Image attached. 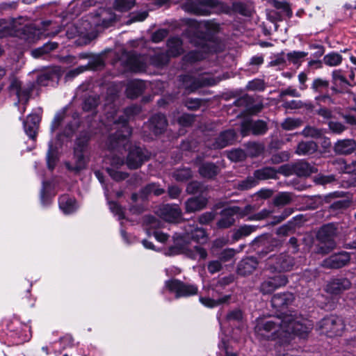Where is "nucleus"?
<instances>
[{"label":"nucleus","mask_w":356,"mask_h":356,"mask_svg":"<svg viewBox=\"0 0 356 356\" xmlns=\"http://www.w3.org/2000/svg\"><path fill=\"white\" fill-rule=\"evenodd\" d=\"M168 35V31L165 29H159L153 33L152 40L154 42H159L163 40Z\"/></svg>","instance_id":"4d7b16f0"},{"label":"nucleus","mask_w":356,"mask_h":356,"mask_svg":"<svg viewBox=\"0 0 356 356\" xmlns=\"http://www.w3.org/2000/svg\"><path fill=\"white\" fill-rule=\"evenodd\" d=\"M350 257L348 253L342 252L335 254L325 259L323 266L326 268H341L350 261Z\"/></svg>","instance_id":"f3484780"},{"label":"nucleus","mask_w":356,"mask_h":356,"mask_svg":"<svg viewBox=\"0 0 356 356\" xmlns=\"http://www.w3.org/2000/svg\"><path fill=\"white\" fill-rule=\"evenodd\" d=\"M158 214L165 220L175 222L181 216V211L177 205L166 204L161 207Z\"/></svg>","instance_id":"aec40b11"},{"label":"nucleus","mask_w":356,"mask_h":356,"mask_svg":"<svg viewBox=\"0 0 356 356\" xmlns=\"http://www.w3.org/2000/svg\"><path fill=\"white\" fill-rule=\"evenodd\" d=\"M255 230V227L251 225H244L239 227L237 230L235 231L234 234V239L238 240L243 236H246L250 235L252 232Z\"/></svg>","instance_id":"58836bf2"},{"label":"nucleus","mask_w":356,"mask_h":356,"mask_svg":"<svg viewBox=\"0 0 356 356\" xmlns=\"http://www.w3.org/2000/svg\"><path fill=\"white\" fill-rule=\"evenodd\" d=\"M147 15L148 13L147 11L132 13L131 14L130 19L127 21V24H131L136 22H142L147 18Z\"/></svg>","instance_id":"3c124183"},{"label":"nucleus","mask_w":356,"mask_h":356,"mask_svg":"<svg viewBox=\"0 0 356 356\" xmlns=\"http://www.w3.org/2000/svg\"><path fill=\"white\" fill-rule=\"evenodd\" d=\"M40 121V116L38 114L32 113L27 117L26 120L24 122V131L30 138H35Z\"/></svg>","instance_id":"6ab92c4d"},{"label":"nucleus","mask_w":356,"mask_h":356,"mask_svg":"<svg viewBox=\"0 0 356 356\" xmlns=\"http://www.w3.org/2000/svg\"><path fill=\"white\" fill-rule=\"evenodd\" d=\"M191 238L196 243H204L207 237L204 229L200 227H195L188 225L184 234L182 236L183 243L179 245L178 250L175 253L184 254L193 259H205L207 257V251L198 245H193L187 241Z\"/></svg>","instance_id":"f03ea898"},{"label":"nucleus","mask_w":356,"mask_h":356,"mask_svg":"<svg viewBox=\"0 0 356 356\" xmlns=\"http://www.w3.org/2000/svg\"><path fill=\"white\" fill-rule=\"evenodd\" d=\"M147 191L149 193H153L155 195H160L163 193V189L158 187L156 184H149L147 187Z\"/></svg>","instance_id":"338daca9"},{"label":"nucleus","mask_w":356,"mask_h":356,"mask_svg":"<svg viewBox=\"0 0 356 356\" xmlns=\"http://www.w3.org/2000/svg\"><path fill=\"white\" fill-rule=\"evenodd\" d=\"M9 88L10 92L15 94L18 98V102L15 103V104H17L19 102H28L33 87H22L19 80L13 79L10 83Z\"/></svg>","instance_id":"4468645a"},{"label":"nucleus","mask_w":356,"mask_h":356,"mask_svg":"<svg viewBox=\"0 0 356 356\" xmlns=\"http://www.w3.org/2000/svg\"><path fill=\"white\" fill-rule=\"evenodd\" d=\"M110 209L115 215L118 216L119 219L124 218L122 209L116 202H111Z\"/></svg>","instance_id":"052dcab7"},{"label":"nucleus","mask_w":356,"mask_h":356,"mask_svg":"<svg viewBox=\"0 0 356 356\" xmlns=\"http://www.w3.org/2000/svg\"><path fill=\"white\" fill-rule=\"evenodd\" d=\"M356 148V143L354 140L345 139L339 140L334 145V151L340 154H349Z\"/></svg>","instance_id":"393cba45"},{"label":"nucleus","mask_w":356,"mask_h":356,"mask_svg":"<svg viewBox=\"0 0 356 356\" xmlns=\"http://www.w3.org/2000/svg\"><path fill=\"white\" fill-rule=\"evenodd\" d=\"M286 282V277L282 274H279L264 281L261 284L260 291L264 294L271 293L277 288L284 286Z\"/></svg>","instance_id":"ddd939ff"},{"label":"nucleus","mask_w":356,"mask_h":356,"mask_svg":"<svg viewBox=\"0 0 356 356\" xmlns=\"http://www.w3.org/2000/svg\"><path fill=\"white\" fill-rule=\"evenodd\" d=\"M182 42L178 38H172L168 41V50L166 54H161L155 56L152 58V63L156 66H161L166 64L170 56H177L180 55L183 49Z\"/></svg>","instance_id":"1a4fd4ad"},{"label":"nucleus","mask_w":356,"mask_h":356,"mask_svg":"<svg viewBox=\"0 0 356 356\" xmlns=\"http://www.w3.org/2000/svg\"><path fill=\"white\" fill-rule=\"evenodd\" d=\"M350 285V282L346 278H334L327 284V291L332 294H339L348 289Z\"/></svg>","instance_id":"412c9836"},{"label":"nucleus","mask_w":356,"mask_h":356,"mask_svg":"<svg viewBox=\"0 0 356 356\" xmlns=\"http://www.w3.org/2000/svg\"><path fill=\"white\" fill-rule=\"evenodd\" d=\"M147 159V155L145 151L142 148L136 146L129 150L127 164L129 168L136 169L140 167Z\"/></svg>","instance_id":"2eb2a0df"},{"label":"nucleus","mask_w":356,"mask_h":356,"mask_svg":"<svg viewBox=\"0 0 356 356\" xmlns=\"http://www.w3.org/2000/svg\"><path fill=\"white\" fill-rule=\"evenodd\" d=\"M136 0H115L114 7L119 11L129 10L134 4Z\"/></svg>","instance_id":"ea45409f"},{"label":"nucleus","mask_w":356,"mask_h":356,"mask_svg":"<svg viewBox=\"0 0 356 356\" xmlns=\"http://www.w3.org/2000/svg\"><path fill=\"white\" fill-rule=\"evenodd\" d=\"M58 44L56 42H47L42 47L35 49L31 51V55L34 58H39L43 54H47L49 51L56 49Z\"/></svg>","instance_id":"f704fd0d"},{"label":"nucleus","mask_w":356,"mask_h":356,"mask_svg":"<svg viewBox=\"0 0 356 356\" xmlns=\"http://www.w3.org/2000/svg\"><path fill=\"white\" fill-rule=\"evenodd\" d=\"M231 298L230 295H226L218 300H213L210 298H200V302L205 307L213 308L219 305L227 302Z\"/></svg>","instance_id":"72a5a7b5"},{"label":"nucleus","mask_w":356,"mask_h":356,"mask_svg":"<svg viewBox=\"0 0 356 356\" xmlns=\"http://www.w3.org/2000/svg\"><path fill=\"white\" fill-rule=\"evenodd\" d=\"M220 81L208 73L199 74L197 76L185 75L181 77L182 86L188 92H193L199 87L213 86Z\"/></svg>","instance_id":"39448f33"},{"label":"nucleus","mask_w":356,"mask_h":356,"mask_svg":"<svg viewBox=\"0 0 356 356\" xmlns=\"http://www.w3.org/2000/svg\"><path fill=\"white\" fill-rule=\"evenodd\" d=\"M276 170L272 168H264L255 171L254 177H248L240 184L239 186L243 190L249 189L257 184V180L274 178L276 176Z\"/></svg>","instance_id":"9b49d317"},{"label":"nucleus","mask_w":356,"mask_h":356,"mask_svg":"<svg viewBox=\"0 0 356 356\" xmlns=\"http://www.w3.org/2000/svg\"><path fill=\"white\" fill-rule=\"evenodd\" d=\"M240 211L238 207H230L224 209L221 211V218L218 222V227L220 228H227L232 225L235 221L234 216Z\"/></svg>","instance_id":"a211bd4d"},{"label":"nucleus","mask_w":356,"mask_h":356,"mask_svg":"<svg viewBox=\"0 0 356 356\" xmlns=\"http://www.w3.org/2000/svg\"><path fill=\"white\" fill-rule=\"evenodd\" d=\"M200 173L204 177L211 178L218 173V168L212 163H204L200 168Z\"/></svg>","instance_id":"c9c22d12"},{"label":"nucleus","mask_w":356,"mask_h":356,"mask_svg":"<svg viewBox=\"0 0 356 356\" xmlns=\"http://www.w3.org/2000/svg\"><path fill=\"white\" fill-rule=\"evenodd\" d=\"M252 129L254 134H261L266 131L267 127L264 122L259 120L252 123Z\"/></svg>","instance_id":"603ef678"},{"label":"nucleus","mask_w":356,"mask_h":356,"mask_svg":"<svg viewBox=\"0 0 356 356\" xmlns=\"http://www.w3.org/2000/svg\"><path fill=\"white\" fill-rule=\"evenodd\" d=\"M337 234V229L333 224L324 225L318 231L317 237L321 243L318 252L326 254L335 247V242L333 239Z\"/></svg>","instance_id":"423d86ee"},{"label":"nucleus","mask_w":356,"mask_h":356,"mask_svg":"<svg viewBox=\"0 0 356 356\" xmlns=\"http://www.w3.org/2000/svg\"><path fill=\"white\" fill-rule=\"evenodd\" d=\"M115 19V15L110 10L99 8L97 13L92 17V23L96 27L106 28Z\"/></svg>","instance_id":"dca6fc26"},{"label":"nucleus","mask_w":356,"mask_h":356,"mask_svg":"<svg viewBox=\"0 0 356 356\" xmlns=\"http://www.w3.org/2000/svg\"><path fill=\"white\" fill-rule=\"evenodd\" d=\"M218 25L209 21L197 22L194 20L190 21L188 34L191 38V42L195 46H200L202 51L211 52L212 50L209 47L211 42H208L206 38L211 33L218 31Z\"/></svg>","instance_id":"7ed1b4c3"},{"label":"nucleus","mask_w":356,"mask_h":356,"mask_svg":"<svg viewBox=\"0 0 356 356\" xmlns=\"http://www.w3.org/2000/svg\"><path fill=\"white\" fill-rule=\"evenodd\" d=\"M147 234L153 235L155 238L161 243H164L168 238V236L157 229L160 227L161 222L154 217L146 216L144 220Z\"/></svg>","instance_id":"f8f14e48"},{"label":"nucleus","mask_w":356,"mask_h":356,"mask_svg":"<svg viewBox=\"0 0 356 356\" xmlns=\"http://www.w3.org/2000/svg\"><path fill=\"white\" fill-rule=\"evenodd\" d=\"M257 261L254 257H248L242 260L238 266V273L247 275L252 273L257 266Z\"/></svg>","instance_id":"bb28decb"},{"label":"nucleus","mask_w":356,"mask_h":356,"mask_svg":"<svg viewBox=\"0 0 356 356\" xmlns=\"http://www.w3.org/2000/svg\"><path fill=\"white\" fill-rule=\"evenodd\" d=\"M74 98L81 103L83 109L88 111L89 110V84L83 83L81 85L76 89Z\"/></svg>","instance_id":"b1692460"},{"label":"nucleus","mask_w":356,"mask_h":356,"mask_svg":"<svg viewBox=\"0 0 356 356\" xmlns=\"http://www.w3.org/2000/svg\"><path fill=\"white\" fill-rule=\"evenodd\" d=\"M302 135L306 137L318 138L320 137L323 132L320 129H317L312 127H307L302 132Z\"/></svg>","instance_id":"8fccbe9b"},{"label":"nucleus","mask_w":356,"mask_h":356,"mask_svg":"<svg viewBox=\"0 0 356 356\" xmlns=\"http://www.w3.org/2000/svg\"><path fill=\"white\" fill-rule=\"evenodd\" d=\"M204 56L202 52H200L197 51H193L189 52L187 55H186L184 58V60L188 63H193L201 59H203Z\"/></svg>","instance_id":"09e8293b"},{"label":"nucleus","mask_w":356,"mask_h":356,"mask_svg":"<svg viewBox=\"0 0 356 356\" xmlns=\"http://www.w3.org/2000/svg\"><path fill=\"white\" fill-rule=\"evenodd\" d=\"M221 268L222 265L219 261H211L208 264V270L212 274L218 272Z\"/></svg>","instance_id":"680f3d73"},{"label":"nucleus","mask_w":356,"mask_h":356,"mask_svg":"<svg viewBox=\"0 0 356 356\" xmlns=\"http://www.w3.org/2000/svg\"><path fill=\"white\" fill-rule=\"evenodd\" d=\"M307 55L305 51H292L287 54V58L294 64H298Z\"/></svg>","instance_id":"c03bdc74"},{"label":"nucleus","mask_w":356,"mask_h":356,"mask_svg":"<svg viewBox=\"0 0 356 356\" xmlns=\"http://www.w3.org/2000/svg\"><path fill=\"white\" fill-rule=\"evenodd\" d=\"M108 172L113 179L117 181L124 179L127 177L126 173L115 171L113 169H108Z\"/></svg>","instance_id":"0e129e2a"},{"label":"nucleus","mask_w":356,"mask_h":356,"mask_svg":"<svg viewBox=\"0 0 356 356\" xmlns=\"http://www.w3.org/2000/svg\"><path fill=\"white\" fill-rule=\"evenodd\" d=\"M328 86V82L321 79H316L314 81L312 88L316 90H319L322 88H326Z\"/></svg>","instance_id":"e2e57ef3"},{"label":"nucleus","mask_w":356,"mask_h":356,"mask_svg":"<svg viewBox=\"0 0 356 356\" xmlns=\"http://www.w3.org/2000/svg\"><path fill=\"white\" fill-rule=\"evenodd\" d=\"M293 299L291 293H277L273 297L271 303L273 307L281 309L292 302Z\"/></svg>","instance_id":"a878e982"},{"label":"nucleus","mask_w":356,"mask_h":356,"mask_svg":"<svg viewBox=\"0 0 356 356\" xmlns=\"http://www.w3.org/2000/svg\"><path fill=\"white\" fill-rule=\"evenodd\" d=\"M131 130L130 127L127 124V120H122V127L121 130L118 131V133L114 136L115 140H116V143L118 145L122 144L125 145V142L127 140V138L131 135Z\"/></svg>","instance_id":"2f4dec72"},{"label":"nucleus","mask_w":356,"mask_h":356,"mask_svg":"<svg viewBox=\"0 0 356 356\" xmlns=\"http://www.w3.org/2000/svg\"><path fill=\"white\" fill-rule=\"evenodd\" d=\"M60 209L65 214H70L78 209L76 200L68 195H63L58 200Z\"/></svg>","instance_id":"5701e85b"},{"label":"nucleus","mask_w":356,"mask_h":356,"mask_svg":"<svg viewBox=\"0 0 356 356\" xmlns=\"http://www.w3.org/2000/svg\"><path fill=\"white\" fill-rule=\"evenodd\" d=\"M292 200V195L289 193H281L275 199L276 205H285L289 204Z\"/></svg>","instance_id":"a18cd8bd"},{"label":"nucleus","mask_w":356,"mask_h":356,"mask_svg":"<svg viewBox=\"0 0 356 356\" xmlns=\"http://www.w3.org/2000/svg\"><path fill=\"white\" fill-rule=\"evenodd\" d=\"M173 177L177 181H184L191 177V171L188 168H183L174 172Z\"/></svg>","instance_id":"49530a36"},{"label":"nucleus","mask_w":356,"mask_h":356,"mask_svg":"<svg viewBox=\"0 0 356 356\" xmlns=\"http://www.w3.org/2000/svg\"><path fill=\"white\" fill-rule=\"evenodd\" d=\"M145 87V83L142 81L132 80L127 85V95L129 98H136L143 92Z\"/></svg>","instance_id":"c85d7f7f"},{"label":"nucleus","mask_w":356,"mask_h":356,"mask_svg":"<svg viewBox=\"0 0 356 356\" xmlns=\"http://www.w3.org/2000/svg\"><path fill=\"white\" fill-rule=\"evenodd\" d=\"M247 88L252 90H262L264 88V82L260 79L249 81Z\"/></svg>","instance_id":"864d4df0"},{"label":"nucleus","mask_w":356,"mask_h":356,"mask_svg":"<svg viewBox=\"0 0 356 356\" xmlns=\"http://www.w3.org/2000/svg\"><path fill=\"white\" fill-rule=\"evenodd\" d=\"M55 152V148L53 145L52 142L51 141L49 143V149L47 154V165L48 168L51 170H52L54 168L56 163V158L54 156Z\"/></svg>","instance_id":"a19ab883"},{"label":"nucleus","mask_w":356,"mask_h":356,"mask_svg":"<svg viewBox=\"0 0 356 356\" xmlns=\"http://www.w3.org/2000/svg\"><path fill=\"white\" fill-rule=\"evenodd\" d=\"M175 3H181L183 8L197 15H207L211 13V9L216 5L214 0H201L195 2L193 0H174Z\"/></svg>","instance_id":"0eeeda50"},{"label":"nucleus","mask_w":356,"mask_h":356,"mask_svg":"<svg viewBox=\"0 0 356 356\" xmlns=\"http://www.w3.org/2000/svg\"><path fill=\"white\" fill-rule=\"evenodd\" d=\"M316 150L317 145L313 141H307L300 143L296 152L298 155H306L313 154Z\"/></svg>","instance_id":"473e14b6"},{"label":"nucleus","mask_w":356,"mask_h":356,"mask_svg":"<svg viewBox=\"0 0 356 356\" xmlns=\"http://www.w3.org/2000/svg\"><path fill=\"white\" fill-rule=\"evenodd\" d=\"M167 121L162 114H156L152 117L149 121V127L154 134H161L166 127Z\"/></svg>","instance_id":"cd10ccee"},{"label":"nucleus","mask_w":356,"mask_h":356,"mask_svg":"<svg viewBox=\"0 0 356 356\" xmlns=\"http://www.w3.org/2000/svg\"><path fill=\"white\" fill-rule=\"evenodd\" d=\"M342 57L341 54L332 52L325 55L323 58L324 63L329 66H336L341 63Z\"/></svg>","instance_id":"4c0bfd02"},{"label":"nucleus","mask_w":356,"mask_h":356,"mask_svg":"<svg viewBox=\"0 0 356 356\" xmlns=\"http://www.w3.org/2000/svg\"><path fill=\"white\" fill-rule=\"evenodd\" d=\"M128 66L131 71L142 72L145 70L146 62L143 56H131L128 61Z\"/></svg>","instance_id":"7c9ffc66"},{"label":"nucleus","mask_w":356,"mask_h":356,"mask_svg":"<svg viewBox=\"0 0 356 356\" xmlns=\"http://www.w3.org/2000/svg\"><path fill=\"white\" fill-rule=\"evenodd\" d=\"M88 66H89V61L87 63V64H86L84 65L79 66L74 70H70L67 74V76L70 77V78H73V77L79 75V74H81L85 71H87L88 69Z\"/></svg>","instance_id":"5fc2aeb1"},{"label":"nucleus","mask_w":356,"mask_h":356,"mask_svg":"<svg viewBox=\"0 0 356 356\" xmlns=\"http://www.w3.org/2000/svg\"><path fill=\"white\" fill-rule=\"evenodd\" d=\"M332 77L335 85H342L348 83L346 78L341 75L340 71H334L332 73Z\"/></svg>","instance_id":"13d9d810"},{"label":"nucleus","mask_w":356,"mask_h":356,"mask_svg":"<svg viewBox=\"0 0 356 356\" xmlns=\"http://www.w3.org/2000/svg\"><path fill=\"white\" fill-rule=\"evenodd\" d=\"M194 118L189 114H184L179 118V123L183 126H188L193 122Z\"/></svg>","instance_id":"69168bd1"},{"label":"nucleus","mask_w":356,"mask_h":356,"mask_svg":"<svg viewBox=\"0 0 356 356\" xmlns=\"http://www.w3.org/2000/svg\"><path fill=\"white\" fill-rule=\"evenodd\" d=\"M301 125V120L299 119L287 118L282 124V127L286 130H293Z\"/></svg>","instance_id":"37998d69"},{"label":"nucleus","mask_w":356,"mask_h":356,"mask_svg":"<svg viewBox=\"0 0 356 356\" xmlns=\"http://www.w3.org/2000/svg\"><path fill=\"white\" fill-rule=\"evenodd\" d=\"M207 200L204 197H196L189 199L186 202V209L188 212H194L205 207Z\"/></svg>","instance_id":"c756f323"},{"label":"nucleus","mask_w":356,"mask_h":356,"mask_svg":"<svg viewBox=\"0 0 356 356\" xmlns=\"http://www.w3.org/2000/svg\"><path fill=\"white\" fill-rule=\"evenodd\" d=\"M165 287L169 291L175 293L176 298L187 297L197 293L198 288L195 284H185L177 280L165 282Z\"/></svg>","instance_id":"9d476101"},{"label":"nucleus","mask_w":356,"mask_h":356,"mask_svg":"<svg viewBox=\"0 0 356 356\" xmlns=\"http://www.w3.org/2000/svg\"><path fill=\"white\" fill-rule=\"evenodd\" d=\"M328 125L330 129L336 134H340L345 130V127L339 122H330Z\"/></svg>","instance_id":"bf43d9fd"},{"label":"nucleus","mask_w":356,"mask_h":356,"mask_svg":"<svg viewBox=\"0 0 356 356\" xmlns=\"http://www.w3.org/2000/svg\"><path fill=\"white\" fill-rule=\"evenodd\" d=\"M296 168L297 173L300 176H309L313 172L312 168L307 163H299Z\"/></svg>","instance_id":"79ce46f5"},{"label":"nucleus","mask_w":356,"mask_h":356,"mask_svg":"<svg viewBox=\"0 0 356 356\" xmlns=\"http://www.w3.org/2000/svg\"><path fill=\"white\" fill-rule=\"evenodd\" d=\"M73 122H68L63 131V134L66 137H70L79 127L78 119L75 118L74 117H73Z\"/></svg>","instance_id":"de8ad7c7"},{"label":"nucleus","mask_w":356,"mask_h":356,"mask_svg":"<svg viewBox=\"0 0 356 356\" xmlns=\"http://www.w3.org/2000/svg\"><path fill=\"white\" fill-rule=\"evenodd\" d=\"M318 329L322 334L332 337L341 334L344 325L340 318L332 316L321 321L318 323Z\"/></svg>","instance_id":"6e6552de"},{"label":"nucleus","mask_w":356,"mask_h":356,"mask_svg":"<svg viewBox=\"0 0 356 356\" xmlns=\"http://www.w3.org/2000/svg\"><path fill=\"white\" fill-rule=\"evenodd\" d=\"M310 321L290 313L271 319L259 320L255 332L261 338L279 339L281 345L289 343L295 335L305 338L312 328Z\"/></svg>","instance_id":"f257e3e1"},{"label":"nucleus","mask_w":356,"mask_h":356,"mask_svg":"<svg viewBox=\"0 0 356 356\" xmlns=\"http://www.w3.org/2000/svg\"><path fill=\"white\" fill-rule=\"evenodd\" d=\"M228 157L232 161H238L245 157V153L242 150L235 149L228 154Z\"/></svg>","instance_id":"6e6d98bb"},{"label":"nucleus","mask_w":356,"mask_h":356,"mask_svg":"<svg viewBox=\"0 0 356 356\" xmlns=\"http://www.w3.org/2000/svg\"><path fill=\"white\" fill-rule=\"evenodd\" d=\"M66 108H64L56 113L51 122V131L54 132L61 124L66 117Z\"/></svg>","instance_id":"e433bc0d"},{"label":"nucleus","mask_w":356,"mask_h":356,"mask_svg":"<svg viewBox=\"0 0 356 356\" xmlns=\"http://www.w3.org/2000/svg\"><path fill=\"white\" fill-rule=\"evenodd\" d=\"M213 218L214 214L212 212H208L202 214L199 220L201 224H207L213 220Z\"/></svg>","instance_id":"774afa93"},{"label":"nucleus","mask_w":356,"mask_h":356,"mask_svg":"<svg viewBox=\"0 0 356 356\" xmlns=\"http://www.w3.org/2000/svg\"><path fill=\"white\" fill-rule=\"evenodd\" d=\"M89 155V135L87 131L81 133L76 138L74 146V161L66 163L67 168L79 172L86 167Z\"/></svg>","instance_id":"20e7f679"},{"label":"nucleus","mask_w":356,"mask_h":356,"mask_svg":"<svg viewBox=\"0 0 356 356\" xmlns=\"http://www.w3.org/2000/svg\"><path fill=\"white\" fill-rule=\"evenodd\" d=\"M236 138V134L232 130H227L222 132L216 139L211 147L214 149H221L232 144Z\"/></svg>","instance_id":"4be33fe9"}]
</instances>
